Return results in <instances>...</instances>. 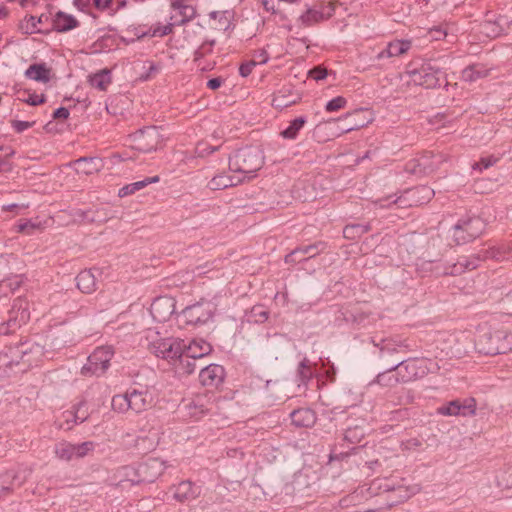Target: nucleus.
<instances>
[{
  "mask_svg": "<svg viewBox=\"0 0 512 512\" xmlns=\"http://www.w3.org/2000/svg\"><path fill=\"white\" fill-rule=\"evenodd\" d=\"M94 447H95V444L92 441H86L81 444H74L75 457H77V458L85 457L89 452L93 451Z\"/></svg>",
  "mask_w": 512,
  "mask_h": 512,
  "instance_id": "50",
  "label": "nucleus"
},
{
  "mask_svg": "<svg viewBox=\"0 0 512 512\" xmlns=\"http://www.w3.org/2000/svg\"><path fill=\"white\" fill-rule=\"evenodd\" d=\"M269 312L265 310L261 305H256L251 310V317L256 322L263 323L268 319Z\"/></svg>",
  "mask_w": 512,
  "mask_h": 512,
  "instance_id": "53",
  "label": "nucleus"
},
{
  "mask_svg": "<svg viewBox=\"0 0 512 512\" xmlns=\"http://www.w3.org/2000/svg\"><path fill=\"white\" fill-rule=\"evenodd\" d=\"M393 369L398 371L401 382L407 383L423 378L439 367L437 363L427 358H410L393 365Z\"/></svg>",
  "mask_w": 512,
  "mask_h": 512,
  "instance_id": "7",
  "label": "nucleus"
},
{
  "mask_svg": "<svg viewBox=\"0 0 512 512\" xmlns=\"http://www.w3.org/2000/svg\"><path fill=\"white\" fill-rule=\"evenodd\" d=\"M498 483L504 488H512V465L508 466L498 477Z\"/></svg>",
  "mask_w": 512,
  "mask_h": 512,
  "instance_id": "52",
  "label": "nucleus"
},
{
  "mask_svg": "<svg viewBox=\"0 0 512 512\" xmlns=\"http://www.w3.org/2000/svg\"><path fill=\"white\" fill-rule=\"evenodd\" d=\"M399 378L400 376L398 375V371H395L392 366L386 371L379 373L375 382L384 387H393L398 383H402Z\"/></svg>",
  "mask_w": 512,
  "mask_h": 512,
  "instance_id": "37",
  "label": "nucleus"
},
{
  "mask_svg": "<svg viewBox=\"0 0 512 512\" xmlns=\"http://www.w3.org/2000/svg\"><path fill=\"white\" fill-rule=\"evenodd\" d=\"M412 494L413 491L403 481L377 478L368 486H361L343 497L339 505L341 508H350L365 504L364 508L351 512H378L406 501Z\"/></svg>",
  "mask_w": 512,
  "mask_h": 512,
  "instance_id": "1",
  "label": "nucleus"
},
{
  "mask_svg": "<svg viewBox=\"0 0 512 512\" xmlns=\"http://www.w3.org/2000/svg\"><path fill=\"white\" fill-rule=\"evenodd\" d=\"M89 83L92 87L100 90L106 91L108 86L111 83V72L109 69H103L94 75L89 77Z\"/></svg>",
  "mask_w": 512,
  "mask_h": 512,
  "instance_id": "36",
  "label": "nucleus"
},
{
  "mask_svg": "<svg viewBox=\"0 0 512 512\" xmlns=\"http://www.w3.org/2000/svg\"><path fill=\"white\" fill-rule=\"evenodd\" d=\"M309 76L316 81L323 80L327 76V70L318 66L309 71Z\"/></svg>",
  "mask_w": 512,
  "mask_h": 512,
  "instance_id": "56",
  "label": "nucleus"
},
{
  "mask_svg": "<svg viewBox=\"0 0 512 512\" xmlns=\"http://www.w3.org/2000/svg\"><path fill=\"white\" fill-rule=\"evenodd\" d=\"M212 346L203 339L193 340L189 345L186 344L185 351L189 357L201 360L204 356L209 355Z\"/></svg>",
  "mask_w": 512,
  "mask_h": 512,
  "instance_id": "29",
  "label": "nucleus"
},
{
  "mask_svg": "<svg viewBox=\"0 0 512 512\" xmlns=\"http://www.w3.org/2000/svg\"><path fill=\"white\" fill-rule=\"evenodd\" d=\"M347 101L344 97L342 96H338L336 98H333L332 100H330L327 104H326V110L328 112H334V111H338L342 108L345 107Z\"/></svg>",
  "mask_w": 512,
  "mask_h": 512,
  "instance_id": "54",
  "label": "nucleus"
},
{
  "mask_svg": "<svg viewBox=\"0 0 512 512\" xmlns=\"http://www.w3.org/2000/svg\"><path fill=\"white\" fill-rule=\"evenodd\" d=\"M477 403L473 397L464 400L456 399L437 409V413L443 416L470 417L476 414Z\"/></svg>",
  "mask_w": 512,
  "mask_h": 512,
  "instance_id": "14",
  "label": "nucleus"
},
{
  "mask_svg": "<svg viewBox=\"0 0 512 512\" xmlns=\"http://www.w3.org/2000/svg\"><path fill=\"white\" fill-rule=\"evenodd\" d=\"M301 100V95L291 85H286L274 93L272 106L283 109L296 104Z\"/></svg>",
  "mask_w": 512,
  "mask_h": 512,
  "instance_id": "20",
  "label": "nucleus"
},
{
  "mask_svg": "<svg viewBox=\"0 0 512 512\" xmlns=\"http://www.w3.org/2000/svg\"><path fill=\"white\" fill-rule=\"evenodd\" d=\"M42 229H44V224L42 222H34L31 220L19 223L17 226V231L26 235H32L36 230Z\"/></svg>",
  "mask_w": 512,
  "mask_h": 512,
  "instance_id": "48",
  "label": "nucleus"
},
{
  "mask_svg": "<svg viewBox=\"0 0 512 512\" xmlns=\"http://www.w3.org/2000/svg\"><path fill=\"white\" fill-rule=\"evenodd\" d=\"M176 25L177 24H174V21H172L171 23H169L167 25L158 26L153 29V31L150 35L151 36H160V37L168 35L172 32L173 26H176Z\"/></svg>",
  "mask_w": 512,
  "mask_h": 512,
  "instance_id": "55",
  "label": "nucleus"
},
{
  "mask_svg": "<svg viewBox=\"0 0 512 512\" xmlns=\"http://www.w3.org/2000/svg\"><path fill=\"white\" fill-rule=\"evenodd\" d=\"M409 82L425 88H435L439 85L441 77H444L442 69L432 62H425L419 68L409 69L405 72Z\"/></svg>",
  "mask_w": 512,
  "mask_h": 512,
  "instance_id": "8",
  "label": "nucleus"
},
{
  "mask_svg": "<svg viewBox=\"0 0 512 512\" xmlns=\"http://www.w3.org/2000/svg\"><path fill=\"white\" fill-rule=\"evenodd\" d=\"M114 354L111 346H101L88 357V362L82 368V374L102 375L109 367Z\"/></svg>",
  "mask_w": 512,
  "mask_h": 512,
  "instance_id": "12",
  "label": "nucleus"
},
{
  "mask_svg": "<svg viewBox=\"0 0 512 512\" xmlns=\"http://www.w3.org/2000/svg\"><path fill=\"white\" fill-rule=\"evenodd\" d=\"M495 340V346L481 347L485 355L505 354L512 351V332L504 329L495 330V335H492Z\"/></svg>",
  "mask_w": 512,
  "mask_h": 512,
  "instance_id": "18",
  "label": "nucleus"
},
{
  "mask_svg": "<svg viewBox=\"0 0 512 512\" xmlns=\"http://www.w3.org/2000/svg\"><path fill=\"white\" fill-rule=\"evenodd\" d=\"M199 359L189 357L186 353H183L181 357H179L175 362V369L180 374H192L197 369L201 370L203 364H198Z\"/></svg>",
  "mask_w": 512,
  "mask_h": 512,
  "instance_id": "30",
  "label": "nucleus"
},
{
  "mask_svg": "<svg viewBox=\"0 0 512 512\" xmlns=\"http://www.w3.org/2000/svg\"><path fill=\"white\" fill-rule=\"evenodd\" d=\"M487 75L488 70L480 64L471 65L462 71V79L466 82H473Z\"/></svg>",
  "mask_w": 512,
  "mask_h": 512,
  "instance_id": "38",
  "label": "nucleus"
},
{
  "mask_svg": "<svg viewBox=\"0 0 512 512\" xmlns=\"http://www.w3.org/2000/svg\"><path fill=\"white\" fill-rule=\"evenodd\" d=\"M153 406V397L147 390H128L124 394H117L112 397V410L124 414L132 411L136 414L142 413Z\"/></svg>",
  "mask_w": 512,
  "mask_h": 512,
  "instance_id": "5",
  "label": "nucleus"
},
{
  "mask_svg": "<svg viewBox=\"0 0 512 512\" xmlns=\"http://www.w3.org/2000/svg\"><path fill=\"white\" fill-rule=\"evenodd\" d=\"M165 470L164 462L158 458H149L145 462L139 464L135 473L137 479H130L132 482H153L155 481Z\"/></svg>",
  "mask_w": 512,
  "mask_h": 512,
  "instance_id": "15",
  "label": "nucleus"
},
{
  "mask_svg": "<svg viewBox=\"0 0 512 512\" xmlns=\"http://www.w3.org/2000/svg\"><path fill=\"white\" fill-rule=\"evenodd\" d=\"M325 249H326V243L323 241H318L314 244H311V245H308L305 247L296 248L291 253H289L288 255L285 256V263H287V264L295 263L296 260H295L294 256L299 253L303 254V255L308 254L309 256L307 258L303 259V260H307L309 258L315 257L316 255H318Z\"/></svg>",
  "mask_w": 512,
  "mask_h": 512,
  "instance_id": "26",
  "label": "nucleus"
},
{
  "mask_svg": "<svg viewBox=\"0 0 512 512\" xmlns=\"http://www.w3.org/2000/svg\"><path fill=\"white\" fill-rule=\"evenodd\" d=\"M485 223L480 217H470L460 220L453 227V239L457 245L472 241L482 234Z\"/></svg>",
  "mask_w": 512,
  "mask_h": 512,
  "instance_id": "9",
  "label": "nucleus"
},
{
  "mask_svg": "<svg viewBox=\"0 0 512 512\" xmlns=\"http://www.w3.org/2000/svg\"><path fill=\"white\" fill-rule=\"evenodd\" d=\"M30 319L29 302L26 298H15L7 310L6 318H0V335L15 333Z\"/></svg>",
  "mask_w": 512,
  "mask_h": 512,
  "instance_id": "6",
  "label": "nucleus"
},
{
  "mask_svg": "<svg viewBox=\"0 0 512 512\" xmlns=\"http://www.w3.org/2000/svg\"><path fill=\"white\" fill-rule=\"evenodd\" d=\"M217 310V305L212 301H200L187 306L182 311L187 324L203 325L210 321Z\"/></svg>",
  "mask_w": 512,
  "mask_h": 512,
  "instance_id": "10",
  "label": "nucleus"
},
{
  "mask_svg": "<svg viewBox=\"0 0 512 512\" xmlns=\"http://www.w3.org/2000/svg\"><path fill=\"white\" fill-rule=\"evenodd\" d=\"M442 162L441 155L424 152L420 157L412 160L408 166L412 173L427 175L434 172Z\"/></svg>",
  "mask_w": 512,
  "mask_h": 512,
  "instance_id": "16",
  "label": "nucleus"
},
{
  "mask_svg": "<svg viewBox=\"0 0 512 512\" xmlns=\"http://www.w3.org/2000/svg\"><path fill=\"white\" fill-rule=\"evenodd\" d=\"M244 181L243 176H238L233 173V175H228L226 173H221L214 176L208 183V187L211 190H222L232 186H236Z\"/></svg>",
  "mask_w": 512,
  "mask_h": 512,
  "instance_id": "24",
  "label": "nucleus"
},
{
  "mask_svg": "<svg viewBox=\"0 0 512 512\" xmlns=\"http://www.w3.org/2000/svg\"><path fill=\"white\" fill-rule=\"evenodd\" d=\"M12 366V361L6 353H0V376L6 373V369Z\"/></svg>",
  "mask_w": 512,
  "mask_h": 512,
  "instance_id": "59",
  "label": "nucleus"
},
{
  "mask_svg": "<svg viewBox=\"0 0 512 512\" xmlns=\"http://www.w3.org/2000/svg\"><path fill=\"white\" fill-rule=\"evenodd\" d=\"M46 101L45 95L30 94L26 102L30 105L36 106L43 104Z\"/></svg>",
  "mask_w": 512,
  "mask_h": 512,
  "instance_id": "61",
  "label": "nucleus"
},
{
  "mask_svg": "<svg viewBox=\"0 0 512 512\" xmlns=\"http://www.w3.org/2000/svg\"><path fill=\"white\" fill-rule=\"evenodd\" d=\"M364 436V432L362 428L354 427V428H348L344 434V440L351 443L356 444L361 441V439Z\"/></svg>",
  "mask_w": 512,
  "mask_h": 512,
  "instance_id": "49",
  "label": "nucleus"
},
{
  "mask_svg": "<svg viewBox=\"0 0 512 512\" xmlns=\"http://www.w3.org/2000/svg\"><path fill=\"white\" fill-rule=\"evenodd\" d=\"M175 311V301L168 296H161L152 302L150 313L157 322H165L170 319Z\"/></svg>",
  "mask_w": 512,
  "mask_h": 512,
  "instance_id": "17",
  "label": "nucleus"
},
{
  "mask_svg": "<svg viewBox=\"0 0 512 512\" xmlns=\"http://www.w3.org/2000/svg\"><path fill=\"white\" fill-rule=\"evenodd\" d=\"M435 195L432 188L426 185L405 190L391 202L400 208H408L428 203Z\"/></svg>",
  "mask_w": 512,
  "mask_h": 512,
  "instance_id": "11",
  "label": "nucleus"
},
{
  "mask_svg": "<svg viewBox=\"0 0 512 512\" xmlns=\"http://www.w3.org/2000/svg\"><path fill=\"white\" fill-rule=\"evenodd\" d=\"M410 48L411 42L409 40H395L388 43L387 47L377 54L376 59L397 57L405 54Z\"/></svg>",
  "mask_w": 512,
  "mask_h": 512,
  "instance_id": "25",
  "label": "nucleus"
},
{
  "mask_svg": "<svg viewBox=\"0 0 512 512\" xmlns=\"http://www.w3.org/2000/svg\"><path fill=\"white\" fill-rule=\"evenodd\" d=\"M430 35L433 40L438 41V40L445 38L447 36V33L443 29L437 28V29L431 30Z\"/></svg>",
  "mask_w": 512,
  "mask_h": 512,
  "instance_id": "63",
  "label": "nucleus"
},
{
  "mask_svg": "<svg viewBox=\"0 0 512 512\" xmlns=\"http://www.w3.org/2000/svg\"><path fill=\"white\" fill-rule=\"evenodd\" d=\"M15 477L16 476L14 474H11L9 472L0 474V500L12 493V486Z\"/></svg>",
  "mask_w": 512,
  "mask_h": 512,
  "instance_id": "41",
  "label": "nucleus"
},
{
  "mask_svg": "<svg viewBox=\"0 0 512 512\" xmlns=\"http://www.w3.org/2000/svg\"><path fill=\"white\" fill-rule=\"evenodd\" d=\"M173 14L171 15V21L174 24L182 25L186 22L191 21L196 16V9L194 6L188 4L186 1H176L172 3Z\"/></svg>",
  "mask_w": 512,
  "mask_h": 512,
  "instance_id": "22",
  "label": "nucleus"
},
{
  "mask_svg": "<svg viewBox=\"0 0 512 512\" xmlns=\"http://www.w3.org/2000/svg\"><path fill=\"white\" fill-rule=\"evenodd\" d=\"M11 124H12V127L14 128V130L16 132L21 133V132L27 130L28 128L32 127L34 122L13 120L11 122Z\"/></svg>",
  "mask_w": 512,
  "mask_h": 512,
  "instance_id": "58",
  "label": "nucleus"
},
{
  "mask_svg": "<svg viewBox=\"0 0 512 512\" xmlns=\"http://www.w3.org/2000/svg\"><path fill=\"white\" fill-rule=\"evenodd\" d=\"M498 161V158L494 156H488L481 158L478 162H475L472 165L473 170L482 171L483 169H488L493 166Z\"/></svg>",
  "mask_w": 512,
  "mask_h": 512,
  "instance_id": "51",
  "label": "nucleus"
},
{
  "mask_svg": "<svg viewBox=\"0 0 512 512\" xmlns=\"http://www.w3.org/2000/svg\"><path fill=\"white\" fill-rule=\"evenodd\" d=\"M76 284L82 293L91 294L97 289V280L91 269L81 271L76 277Z\"/></svg>",
  "mask_w": 512,
  "mask_h": 512,
  "instance_id": "27",
  "label": "nucleus"
},
{
  "mask_svg": "<svg viewBox=\"0 0 512 512\" xmlns=\"http://www.w3.org/2000/svg\"><path fill=\"white\" fill-rule=\"evenodd\" d=\"M51 70L46 66L45 63L32 64L25 71V76L29 79L47 83L50 81Z\"/></svg>",
  "mask_w": 512,
  "mask_h": 512,
  "instance_id": "32",
  "label": "nucleus"
},
{
  "mask_svg": "<svg viewBox=\"0 0 512 512\" xmlns=\"http://www.w3.org/2000/svg\"><path fill=\"white\" fill-rule=\"evenodd\" d=\"M492 335H495L494 331H483L478 335L476 340V349L483 354L481 347L495 346V340Z\"/></svg>",
  "mask_w": 512,
  "mask_h": 512,
  "instance_id": "46",
  "label": "nucleus"
},
{
  "mask_svg": "<svg viewBox=\"0 0 512 512\" xmlns=\"http://www.w3.org/2000/svg\"><path fill=\"white\" fill-rule=\"evenodd\" d=\"M77 216L81 217L83 221L87 223L94 222H103L106 221L107 215L103 213V210H87V211H78Z\"/></svg>",
  "mask_w": 512,
  "mask_h": 512,
  "instance_id": "44",
  "label": "nucleus"
},
{
  "mask_svg": "<svg viewBox=\"0 0 512 512\" xmlns=\"http://www.w3.org/2000/svg\"><path fill=\"white\" fill-rule=\"evenodd\" d=\"M323 19V13L314 9L308 8L305 13H303L299 20L304 26H310L314 23L319 22Z\"/></svg>",
  "mask_w": 512,
  "mask_h": 512,
  "instance_id": "47",
  "label": "nucleus"
},
{
  "mask_svg": "<svg viewBox=\"0 0 512 512\" xmlns=\"http://www.w3.org/2000/svg\"><path fill=\"white\" fill-rule=\"evenodd\" d=\"M200 495V490L191 481H181L174 487V498L181 503L192 501Z\"/></svg>",
  "mask_w": 512,
  "mask_h": 512,
  "instance_id": "23",
  "label": "nucleus"
},
{
  "mask_svg": "<svg viewBox=\"0 0 512 512\" xmlns=\"http://www.w3.org/2000/svg\"><path fill=\"white\" fill-rule=\"evenodd\" d=\"M365 112H366V110H364V109H357L353 112H349V113L345 114L344 119L345 120L351 119V121L349 124L344 125L341 128V132L348 133V132L358 130V129H361V128L367 126L371 122V119H369V118L357 119V117H359L361 114H363Z\"/></svg>",
  "mask_w": 512,
  "mask_h": 512,
  "instance_id": "31",
  "label": "nucleus"
},
{
  "mask_svg": "<svg viewBox=\"0 0 512 512\" xmlns=\"http://www.w3.org/2000/svg\"><path fill=\"white\" fill-rule=\"evenodd\" d=\"M74 444L68 442H61L55 447V454L60 460L70 461L75 457Z\"/></svg>",
  "mask_w": 512,
  "mask_h": 512,
  "instance_id": "42",
  "label": "nucleus"
},
{
  "mask_svg": "<svg viewBox=\"0 0 512 512\" xmlns=\"http://www.w3.org/2000/svg\"><path fill=\"white\" fill-rule=\"evenodd\" d=\"M298 376L302 383H306L308 380L312 377V371L311 370H302L301 368H298Z\"/></svg>",
  "mask_w": 512,
  "mask_h": 512,
  "instance_id": "64",
  "label": "nucleus"
},
{
  "mask_svg": "<svg viewBox=\"0 0 512 512\" xmlns=\"http://www.w3.org/2000/svg\"><path fill=\"white\" fill-rule=\"evenodd\" d=\"M159 180H160L159 176H153V177H146L145 179H143L141 181H137V182L128 184V185L122 187L121 189H119L118 196L125 197L128 195H131V194L135 193L136 191L143 189L144 187H146L149 184L159 182Z\"/></svg>",
  "mask_w": 512,
  "mask_h": 512,
  "instance_id": "35",
  "label": "nucleus"
},
{
  "mask_svg": "<svg viewBox=\"0 0 512 512\" xmlns=\"http://www.w3.org/2000/svg\"><path fill=\"white\" fill-rule=\"evenodd\" d=\"M290 417L296 427H311L316 421L315 413L308 408L296 409L291 412Z\"/></svg>",
  "mask_w": 512,
  "mask_h": 512,
  "instance_id": "28",
  "label": "nucleus"
},
{
  "mask_svg": "<svg viewBox=\"0 0 512 512\" xmlns=\"http://www.w3.org/2000/svg\"><path fill=\"white\" fill-rule=\"evenodd\" d=\"M99 161L96 158H80L76 161L77 170L85 173L92 174L98 170Z\"/></svg>",
  "mask_w": 512,
  "mask_h": 512,
  "instance_id": "45",
  "label": "nucleus"
},
{
  "mask_svg": "<svg viewBox=\"0 0 512 512\" xmlns=\"http://www.w3.org/2000/svg\"><path fill=\"white\" fill-rule=\"evenodd\" d=\"M305 123L306 119L304 117L294 119L290 122L289 126L281 132L282 137L285 139H295Z\"/></svg>",
  "mask_w": 512,
  "mask_h": 512,
  "instance_id": "40",
  "label": "nucleus"
},
{
  "mask_svg": "<svg viewBox=\"0 0 512 512\" xmlns=\"http://www.w3.org/2000/svg\"><path fill=\"white\" fill-rule=\"evenodd\" d=\"M264 164V154L258 146H247L237 150L229 158V170L245 179L255 176Z\"/></svg>",
  "mask_w": 512,
  "mask_h": 512,
  "instance_id": "2",
  "label": "nucleus"
},
{
  "mask_svg": "<svg viewBox=\"0 0 512 512\" xmlns=\"http://www.w3.org/2000/svg\"><path fill=\"white\" fill-rule=\"evenodd\" d=\"M252 60H256L257 64H265L269 60L267 51L264 49L255 51Z\"/></svg>",
  "mask_w": 512,
  "mask_h": 512,
  "instance_id": "60",
  "label": "nucleus"
},
{
  "mask_svg": "<svg viewBox=\"0 0 512 512\" xmlns=\"http://www.w3.org/2000/svg\"><path fill=\"white\" fill-rule=\"evenodd\" d=\"M507 24L503 16L487 14L486 18L479 24V33L488 38H496L504 32V25Z\"/></svg>",
  "mask_w": 512,
  "mask_h": 512,
  "instance_id": "19",
  "label": "nucleus"
},
{
  "mask_svg": "<svg viewBox=\"0 0 512 512\" xmlns=\"http://www.w3.org/2000/svg\"><path fill=\"white\" fill-rule=\"evenodd\" d=\"M145 338L147 348L151 353L173 363L185 351L186 343L184 340L174 337H160L159 332L153 329L147 330Z\"/></svg>",
  "mask_w": 512,
  "mask_h": 512,
  "instance_id": "3",
  "label": "nucleus"
},
{
  "mask_svg": "<svg viewBox=\"0 0 512 512\" xmlns=\"http://www.w3.org/2000/svg\"><path fill=\"white\" fill-rule=\"evenodd\" d=\"M370 230L369 225L351 224L345 226L343 235L347 239H356Z\"/></svg>",
  "mask_w": 512,
  "mask_h": 512,
  "instance_id": "43",
  "label": "nucleus"
},
{
  "mask_svg": "<svg viewBox=\"0 0 512 512\" xmlns=\"http://www.w3.org/2000/svg\"><path fill=\"white\" fill-rule=\"evenodd\" d=\"M79 22L69 14L58 12L53 20V27L58 32H67L76 28Z\"/></svg>",
  "mask_w": 512,
  "mask_h": 512,
  "instance_id": "33",
  "label": "nucleus"
},
{
  "mask_svg": "<svg viewBox=\"0 0 512 512\" xmlns=\"http://www.w3.org/2000/svg\"><path fill=\"white\" fill-rule=\"evenodd\" d=\"M224 379V368L217 364L201 367L199 380L204 386H218Z\"/></svg>",
  "mask_w": 512,
  "mask_h": 512,
  "instance_id": "21",
  "label": "nucleus"
},
{
  "mask_svg": "<svg viewBox=\"0 0 512 512\" xmlns=\"http://www.w3.org/2000/svg\"><path fill=\"white\" fill-rule=\"evenodd\" d=\"M164 138L155 126L145 127L134 134L136 148L142 152H151L161 147Z\"/></svg>",
  "mask_w": 512,
  "mask_h": 512,
  "instance_id": "13",
  "label": "nucleus"
},
{
  "mask_svg": "<svg viewBox=\"0 0 512 512\" xmlns=\"http://www.w3.org/2000/svg\"><path fill=\"white\" fill-rule=\"evenodd\" d=\"M496 259L498 261L508 260L512 258V243L503 244L497 248L493 247L485 250L482 257L480 255H473L471 257L462 256L460 257L456 263H453L451 266L446 268V275H460L467 270H473L477 268L481 259Z\"/></svg>",
  "mask_w": 512,
  "mask_h": 512,
  "instance_id": "4",
  "label": "nucleus"
},
{
  "mask_svg": "<svg viewBox=\"0 0 512 512\" xmlns=\"http://www.w3.org/2000/svg\"><path fill=\"white\" fill-rule=\"evenodd\" d=\"M187 408L189 416L195 419L202 418L210 411V408L205 406L203 403V398L201 397L196 398L192 403L188 405Z\"/></svg>",
  "mask_w": 512,
  "mask_h": 512,
  "instance_id": "39",
  "label": "nucleus"
},
{
  "mask_svg": "<svg viewBox=\"0 0 512 512\" xmlns=\"http://www.w3.org/2000/svg\"><path fill=\"white\" fill-rule=\"evenodd\" d=\"M257 65L256 60L243 63L239 68V73L242 77H247L251 74L253 67Z\"/></svg>",
  "mask_w": 512,
  "mask_h": 512,
  "instance_id": "57",
  "label": "nucleus"
},
{
  "mask_svg": "<svg viewBox=\"0 0 512 512\" xmlns=\"http://www.w3.org/2000/svg\"><path fill=\"white\" fill-rule=\"evenodd\" d=\"M69 117V110L65 107H60L53 113L54 119H67Z\"/></svg>",
  "mask_w": 512,
  "mask_h": 512,
  "instance_id": "62",
  "label": "nucleus"
},
{
  "mask_svg": "<svg viewBox=\"0 0 512 512\" xmlns=\"http://www.w3.org/2000/svg\"><path fill=\"white\" fill-rule=\"evenodd\" d=\"M82 404H78L75 411H65L62 414V421L59 423V428L70 430L75 424L83 423L87 420V415L80 416Z\"/></svg>",
  "mask_w": 512,
  "mask_h": 512,
  "instance_id": "34",
  "label": "nucleus"
}]
</instances>
